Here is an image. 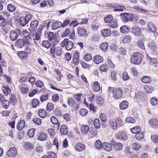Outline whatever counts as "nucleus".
Masks as SVG:
<instances>
[{
    "instance_id": "nucleus-8",
    "label": "nucleus",
    "mask_w": 158,
    "mask_h": 158,
    "mask_svg": "<svg viewBox=\"0 0 158 158\" xmlns=\"http://www.w3.org/2000/svg\"><path fill=\"white\" fill-rule=\"evenodd\" d=\"M7 156L9 157H15L17 154V150L15 147L10 148L6 153Z\"/></svg>"
},
{
    "instance_id": "nucleus-6",
    "label": "nucleus",
    "mask_w": 158,
    "mask_h": 158,
    "mask_svg": "<svg viewBox=\"0 0 158 158\" xmlns=\"http://www.w3.org/2000/svg\"><path fill=\"white\" fill-rule=\"evenodd\" d=\"M123 92L120 88H114L113 95L114 98L119 99L122 96Z\"/></svg>"
},
{
    "instance_id": "nucleus-43",
    "label": "nucleus",
    "mask_w": 158,
    "mask_h": 158,
    "mask_svg": "<svg viewBox=\"0 0 158 158\" xmlns=\"http://www.w3.org/2000/svg\"><path fill=\"white\" fill-rule=\"evenodd\" d=\"M94 123L95 127L97 128H99L100 127V124L99 120L98 118H96L94 121Z\"/></svg>"
},
{
    "instance_id": "nucleus-61",
    "label": "nucleus",
    "mask_w": 158,
    "mask_h": 158,
    "mask_svg": "<svg viewBox=\"0 0 158 158\" xmlns=\"http://www.w3.org/2000/svg\"><path fill=\"white\" fill-rule=\"evenodd\" d=\"M35 85L37 87L40 88H42L44 85L43 82L40 80H38L36 81L35 83Z\"/></svg>"
},
{
    "instance_id": "nucleus-64",
    "label": "nucleus",
    "mask_w": 158,
    "mask_h": 158,
    "mask_svg": "<svg viewBox=\"0 0 158 158\" xmlns=\"http://www.w3.org/2000/svg\"><path fill=\"white\" fill-rule=\"evenodd\" d=\"M123 79L124 81H126L128 80L129 77L128 76V74L126 71H124L123 74Z\"/></svg>"
},
{
    "instance_id": "nucleus-40",
    "label": "nucleus",
    "mask_w": 158,
    "mask_h": 158,
    "mask_svg": "<svg viewBox=\"0 0 158 158\" xmlns=\"http://www.w3.org/2000/svg\"><path fill=\"white\" fill-rule=\"evenodd\" d=\"M19 56L21 58H23L28 55V53L24 51L19 52L18 53Z\"/></svg>"
},
{
    "instance_id": "nucleus-30",
    "label": "nucleus",
    "mask_w": 158,
    "mask_h": 158,
    "mask_svg": "<svg viewBox=\"0 0 158 158\" xmlns=\"http://www.w3.org/2000/svg\"><path fill=\"white\" fill-rule=\"evenodd\" d=\"M141 129L139 127L136 126L131 129V131L132 133L136 134L139 132H140Z\"/></svg>"
},
{
    "instance_id": "nucleus-34",
    "label": "nucleus",
    "mask_w": 158,
    "mask_h": 158,
    "mask_svg": "<svg viewBox=\"0 0 158 158\" xmlns=\"http://www.w3.org/2000/svg\"><path fill=\"white\" fill-rule=\"evenodd\" d=\"M133 8L134 9L137 11L139 13H143L144 12H147V10H146L143 9H142L140 6H134L133 7Z\"/></svg>"
},
{
    "instance_id": "nucleus-59",
    "label": "nucleus",
    "mask_w": 158,
    "mask_h": 158,
    "mask_svg": "<svg viewBox=\"0 0 158 158\" xmlns=\"http://www.w3.org/2000/svg\"><path fill=\"white\" fill-rule=\"evenodd\" d=\"M48 158H56V154L52 152H48Z\"/></svg>"
},
{
    "instance_id": "nucleus-9",
    "label": "nucleus",
    "mask_w": 158,
    "mask_h": 158,
    "mask_svg": "<svg viewBox=\"0 0 158 158\" xmlns=\"http://www.w3.org/2000/svg\"><path fill=\"white\" fill-rule=\"evenodd\" d=\"M50 51L52 54L56 55L57 56L60 55L62 53V50L60 47H56L54 49L52 48H50Z\"/></svg>"
},
{
    "instance_id": "nucleus-29",
    "label": "nucleus",
    "mask_w": 158,
    "mask_h": 158,
    "mask_svg": "<svg viewBox=\"0 0 158 158\" xmlns=\"http://www.w3.org/2000/svg\"><path fill=\"white\" fill-rule=\"evenodd\" d=\"M89 130V127L88 125H84L81 127V131L82 134H86Z\"/></svg>"
},
{
    "instance_id": "nucleus-49",
    "label": "nucleus",
    "mask_w": 158,
    "mask_h": 158,
    "mask_svg": "<svg viewBox=\"0 0 158 158\" xmlns=\"http://www.w3.org/2000/svg\"><path fill=\"white\" fill-rule=\"evenodd\" d=\"M39 101L37 99H34L32 101V105L34 108H35L39 104Z\"/></svg>"
},
{
    "instance_id": "nucleus-62",
    "label": "nucleus",
    "mask_w": 158,
    "mask_h": 158,
    "mask_svg": "<svg viewBox=\"0 0 158 158\" xmlns=\"http://www.w3.org/2000/svg\"><path fill=\"white\" fill-rule=\"evenodd\" d=\"M88 111L87 109H80L79 113L80 114L83 116L86 115L88 113Z\"/></svg>"
},
{
    "instance_id": "nucleus-15",
    "label": "nucleus",
    "mask_w": 158,
    "mask_h": 158,
    "mask_svg": "<svg viewBox=\"0 0 158 158\" xmlns=\"http://www.w3.org/2000/svg\"><path fill=\"white\" fill-rule=\"evenodd\" d=\"M39 22L38 20L32 21L30 24V26L31 28L33 31L35 32L37 27L38 26Z\"/></svg>"
},
{
    "instance_id": "nucleus-22",
    "label": "nucleus",
    "mask_w": 158,
    "mask_h": 158,
    "mask_svg": "<svg viewBox=\"0 0 158 158\" xmlns=\"http://www.w3.org/2000/svg\"><path fill=\"white\" fill-rule=\"evenodd\" d=\"M121 32L124 34H126L130 31V28L126 26H123L120 28Z\"/></svg>"
},
{
    "instance_id": "nucleus-53",
    "label": "nucleus",
    "mask_w": 158,
    "mask_h": 158,
    "mask_svg": "<svg viewBox=\"0 0 158 158\" xmlns=\"http://www.w3.org/2000/svg\"><path fill=\"white\" fill-rule=\"evenodd\" d=\"M96 102L98 105H101L103 102V98L99 96H97L96 98Z\"/></svg>"
},
{
    "instance_id": "nucleus-35",
    "label": "nucleus",
    "mask_w": 158,
    "mask_h": 158,
    "mask_svg": "<svg viewBox=\"0 0 158 158\" xmlns=\"http://www.w3.org/2000/svg\"><path fill=\"white\" fill-rule=\"evenodd\" d=\"M61 25L62 23L61 22L56 21L52 25V28L54 30L56 29L61 26Z\"/></svg>"
},
{
    "instance_id": "nucleus-32",
    "label": "nucleus",
    "mask_w": 158,
    "mask_h": 158,
    "mask_svg": "<svg viewBox=\"0 0 158 158\" xmlns=\"http://www.w3.org/2000/svg\"><path fill=\"white\" fill-rule=\"evenodd\" d=\"M46 111L44 109H39V114L41 118H44L46 115Z\"/></svg>"
},
{
    "instance_id": "nucleus-58",
    "label": "nucleus",
    "mask_w": 158,
    "mask_h": 158,
    "mask_svg": "<svg viewBox=\"0 0 158 158\" xmlns=\"http://www.w3.org/2000/svg\"><path fill=\"white\" fill-rule=\"evenodd\" d=\"M151 139L153 142L158 143V135H152Z\"/></svg>"
},
{
    "instance_id": "nucleus-41",
    "label": "nucleus",
    "mask_w": 158,
    "mask_h": 158,
    "mask_svg": "<svg viewBox=\"0 0 158 158\" xmlns=\"http://www.w3.org/2000/svg\"><path fill=\"white\" fill-rule=\"evenodd\" d=\"M135 136L136 139L139 140H141L144 137V133L142 131H140L136 134Z\"/></svg>"
},
{
    "instance_id": "nucleus-27",
    "label": "nucleus",
    "mask_w": 158,
    "mask_h": 158,
    "mask_svg": "<svg viewBox=\"0 0 158 158\" xmlns=\"http://www.w3.org/2000/svg\"><path fill=\"white\" fill-rule=\"evenodd\" d=\"M100 89V86L98 82H95L93 85V90L95 92L98 91Z\"/></svg>"
},
{
    "instance_id": "nucleus-39",
    "label": "nucleus",
    "mask_w": 158,
    "mask_h": 158,
    "mask_svg": "<svg viewBox=\"0 0 158 158\" xmlns=\"http://www.w3.org/2000/svg\"><path fill=\"white\" fill-rule=\"evenodd\" d=\"M151 104L154 106H156L158 105V99L155 98H152L150 100Z\"/></svg>"
},
{
    "instance_id": "nucleus-13",
    "label": "nucleus",
    "mask_w": 158,
    "mask_h": 158,
    "mask_svg": "<svg viewBox=\"0 0 158 158\" xmlns=\"http://www.w3.org/2000/svg\"><path fill=\"white\" fill-rule=\"evenodd\" d=\"M131 32L135 35H139L140 34L141 29L136 26H135L131 28Z\"/></svg>"
},
{
    "instance_id": "nucleus-60",
    "label": "nucleus",
    "mask_w": 158,
    "mask_h": 158,
    "mask_svg": "<svg viewBox=\"0 0 158 158\" xmlns=\"http://www.w3.org/2000/svg\"><path fill=\"white\" fill-rule=\"evenodd\" d=\"M92 59V57L89 54H86L84 57V60L86 61H88Z\"/></svg>"
},
{
    "instance_id": "nucleus-14",
    "label": "nucleus",
    "mask_w": 158,
    "mask_h": 158,
    "mask_svg": "<svg viewBox=\"0 0 158 158\" xmlns=\"http://www.w3.org/2000/svg\"><path fill=\"white\" fill-rule=\"evenodd\" d=\"M94 62L96 64H98L103 61V59L102 56L99 55H96L93 59Z\"/></svg>"
},
{
    "instance_id": "nucleus-3",
    "label": "nucleus",
    "mask_w": 158,
    "mask_h": 158,
    "mask_svg": "<svg viewBox=\"0 0 158 158\" xmlns=\"http://www.w3.org/2000/svg\"><path fill=\"white\" fill-rule=\"evenodd\" d=\"M23 40L25 42L26 46H29L31 44V41L32 40L31 36L29 32L27 30H23ZM31 49L27 47L26 51L27 52H30Z\"/></svg>"
},
{
    "instance_id": "nucleus-31",
    "label": "nucleus",
    "mask_w": 158,
    "mask_h": 158,
    "mask_svg": "<svg viewBox=\"0 0 158 158\" xmlns=\"http://www.w3.org/2000/svg\"><path fill=\"white\" fill-rule=\"evenodd\" d=\"M2 89L5 95H7L10 93L11 91L10 89L6 86L3 87L2 88Z\"/></svg>"
},
{
    "instance_id": "nucleus-45",
    "label": "nucleus",
    "mask_w": 158,
    "mask_h": 158,
    "mask_svg": "<svg viewBox=\"0 0 158 158\" xmlns=\"http://www.w3.org/2000/svg\"><path fill=\"white\" fill-rule=\"evenodd\" d=\"M47 138V135L44 133H42L38 137V139L41 141L45 140Z\"/></svg>"
},
{
    "instance_id": "nucleus-28",
    "label": "nucleus",
    "mask_w": 158,
    "mask_h": 158,
    "mask_svg": "<svg viewBox=\"0 0 158 158\" xmlns=\"http://www.w3.org/2000/svg\"><path fill=\"white\" fill-rule=\"evenodd\" d=\"M113 148L116 151L121 150L122 149L123 145L120 143H116L114 144Z\"/></svg>"
},
{
    "instance_id": "nucleus-4",
    "label": "nucleus",
    "mask_w": 158,
    "mask_h": 158,
    "mask_svg": "<svg viewBox=\"0 0 158 158\" xmlns=\"http://www.w3.org/2000/svg\"><path fill=\"white\" fill-rule=\"evenodd\" d=\"M65 45V48L66 50L69 51L73 48V43L71 41H69L68 39L66 38L64 39L61 44L62 47H64Z\"/></svg>"
},
{
    "instance_id": "nucleus-55",
    "label": "nucleus",
    "mask_w": 158,
    "mask_h": 158,
    "mask_svg": "<svg viewBox=\"0 0 158 158\" xmlns=\"http://www.w3.org/2000/svg\"><path fill=\"white\" fill-rule=\"evenodd\" d=\"M33 122L35 124L40 125L41 124V120L38 118H34L33 120Z\"/></svg>"
},
{
    "instance_id": "nucleus-2",
    "label": "nucleus",
    "mask_w": 158,
    "mask_h": 158,
    "mask_svg": "<svg viewBox=\"0 0 158 158\" xmlns=\"http://www.w3.org/2000/svg\"><path fill=\"white\" fill-rule=\"evenodd\" d=\"M143 57L142 54L138 52L134 53L131 56V63L134 64H139L142 61Z\"/></svg>"
},
{
    "instance_id": "nucleus-42",
    "label": "nucleus",
    "mask_w": 158,
    "mask_h": 158,
    "mask_svg": "<svg viewBox=\"0 0 158 158\" xmlns=\"http://www.w3.org/2000/svg\"><path fill=\"white\" fill-rule=\"evenodd\" d=\"M42 45L45 48H48L51 46V44L48 40H44L42 43Z\"/></svg>"
},
{
    "instance_id": "nucleus-46",
    "label": "nucleus",
    "mask_w": 158,
    "mask_h": 158,
    "mask_svg": "<svg viewBox=\"0 0 158 158\" xmlns=\"http://www.w3.org/2000/svg\"><path fill=\"white\" fill-rule=\"evenodd\" d=\"M19 21L21 25L23 26H25L27 23L23 17H21L20 18Z\"/></svg>"
},
{
    "instance_id": "nucleus-17",
    "label": "nucleus",
    "mask_w": 158,
    "mask_h": 158,
    "mask_svg": "<svg viewBox=\"0 0 158 158\" xmlns=\"http://www.w3.org/2000/svg\"><path fill=\"white\" fill-rule=\"evenodd\" d=\"M147 26L149 30L150 31L152 32H156V29L154 24L152 22H149L148 23Z\"/></svg>"
},
{
    "instance_id": "nucleus-50",
    "label": "nucleus",
    "mask_w": 158,
    "mask_h": 158,
    "mask_svg": "<svg viewBox=\"0 0 158 158\" xmlns=\"http://www.w3.org/2000/svg\"><path fill=\"white\" fill-rule=\"evenodd\" d=\"M145 90L147 93H151L154 90L153 88L151 86L146 85L144 87Z\"/></svg>"
},
{
    "instance_id": "nucleus-19",
    "label": "nucleus",
    "mask_w": 158,
    "mask_h": 158,
    "mask_svg": "<svg viewBox=\"0 0 158 158\" xmlns=\"http://www.w3.org/2000/svg\"><path fill=\"white\" fill-rule=\"evenodd\" d=\"M122 20L124 22L126 23L129 21V18L128 17V13H123L120 14Z\"/></svg>"
},
{
    "instance_id": "nucleus-33",
    "label": "nucleus",
    "mask_w": 158,
    "mask_h": 158,
    "mask_svg": "<svg viewBox=\"0 0 158 158\" xmlns=\"http://www.w3.org/2000/svg\"><path fill=\"white\" fill-rule=\"evenodd\" d=\"M95 147L96 149H100L102 148V144L100 140H97L95 143Z\"/></svg>"
},
{
    "instance_id": "nucleus-21",
    "label": "nucleus",
    "mask_w": 158,
    "mask_h": 158,
    "mask_svg": "<svg viewBox=\"0 0 158 158\" xmlns=\"http://www.w3.org/2000/svg\"><path fill=\"white\" fill-rule=\"evenodd\" d=\"M60 131L61 133L63 135L67 134L68 131L67 126L65 125H62L60 128Z\"/></svg>"
},
{
    "instance_id": "nucleus-23",
    "label": "nucleus",
    "mask_w": 158,
    "mask_h": 158,
    "mask_svg": "<svg viewBox=\"0 0 158 158\" xmlns=\"http://www.w3.org/2000/svg\"><path fill=\"white\" fill-rule=\"evenodd\" d=\"M141 147L140 144L137 142L133 143L131 145V148L134 150H138Z\"/></svg>"
},
{
    "instance_id": "nucleus-48",
    "label": "nucleus",
    "mask_w": 158,
    "mask_h": 158,
    "mask_svg": "<svg viewBox=\"0 0 158 158\" xmlns=\"http://www.w3.org/2000/svg\"><path fill=\"white\" fill-rule=\"evenodd\" d=\"M108 44L107 43H103L100 45L101 48L104 51H106L107 49Z\"/></svg>"
},
{
    "instance_id": "nucleus-54",
    "label": "nucleus",
    "mask_w": 158,
    "mask_h": 158,
    "mask_svg": "<svg viewBox=\"0 0 158 158\" xmlns=\"http://www.w3.org/2000/svg\"><path fill=\"white\" fill-rule=\"evenodd\" d=\"M131 40V38L129 35H126L123 40V42L124 43L129 42Z\"/></svg>"
},
{
    "instance_id": "nucleus-25",
    "label": "nucleus",
    "mask_w": 158,
    "mask_h": 158,
    "mask_svg": "<svg viewBox=\"0 0 158 158\" xmlns=\"http://www.w3.org/2000/svg\"><path fill=\"white\" fill-rule=\"evenodd\" d=\"M86 30L83 28H78L77 30V32L78 35L81 36H84L86 33Z\"/></svg>"
},
{
    "instance_id": "nucleus-16",
    "label": "nucleus",
    "mask_w": 158,
    "mask_h": 158,
    "mask_svg": "<svg viewBox=\"0 0 158 158\" xmlns=\"http://www.w3.org/2000/svg\"><path fill=\"white\" fill-rule=\"evenodd\" d=\"M102 148L108 152L110 151L112 149L111 145L107 142H105L102 143Z\"/></svg>"
},
{
    "instance_id": "nucleus-24",
    "label": "nucleus",
    "mask_w": 158,
    "mask_h": 158,
    "mask_svg": "<svg viewBox=\"0 0 158 158\" xmlns=\"http://www.w3.org/2000/svg\"><path fill=\"white\" fill-rule=\"evenodd\" d=\"M128 106V103L127 101H122L119 105L120 109H127Z\"/></svg>"
},
{
    "instance_id": "nucleus-51",
    "label": "nucleus",
    "mask_w": 158,
    "mask_h": 158,
    "mask_svg": "<svg viewBox=\"0 0 158 158\" xmlns=\"http://www.w3.org/2000/svg\"><path fill=\"white\" fill-rule=\"evenodd\" d=\"M125 121L127 123H134L135 122V119L131 117H129L125 119Z\"/></svg>"
},
{
    "instance_id": "nucleus-37",
    "label": "nucleus",
    "mask_w": 158,
    "mask_h": 158,
    "mask_svg": "<svg viewBox=\"0 0 158 158\" xmlns=\"http://www.w3.org/2000/svg\"><path fill=\"white\" fill-rule=\"evenodd\" d=\"M125 9L124 7L123 6H118L114 7L113 10L114 11H122L124 10Z\"/></svg>"
},
{
    "instance_id": "nucleus-11",
    "label": "nucleus",
    "mask_w": 158,
    "mask_h": 158,
    "mask_svg": "<svg viewBox=\"0 0 158 158\" xmlns=\"http://www.w3.org/2000/svg\"><path fill=\"white\" fill-rule=\"evenodd\" d=\"M75 148L76 151L81 152L83 151L85 149V146L82 143H77L76 144Z\"/></svg>"
},
{
    "instance_id": "nucleus-20",
    "label": "nucleus",
    "mask_w": 158,
    "mask_h": 158,
    "mask_svg": "<svg viewBox=\"0 0 158 158\" xmlns=\"http://www.w3.org/2000/svg\"><path fill=\"white\" fill-rule=\"evenodd\" d=\"M101 33L103 37H108L110 35L111 30L109 29H104L101 31Z\"/></svg>"
},
{
    "instance_id": "nucleus-56",
    "label": "nucleus",
    "mask_w": 158,
    "mask_h": 158,
    "mask_svg": "<svg viewBox=\"0 0 158 158\" xmlns=\"http://www.w3.org/2000/svg\"><path fill=\"white\" fill-rule=\"evenodd\" d=\"M137 44L139 48L143 49H145L144 43L142 41L139 40L137 42Z\"/></svg>"
},
{
    "instance_id": "nucleus-57",
    "label": "nucleus",
    "mask_w": 158,
    "mask_h": 158,
    "mask_svg": "<svg viewBox=\"0 0 158 158\" xmlns=\"http://www.w3.org/2000/svg\"><path fill=\"white\" fill-rule=\"evenodd\" d=\"M35 129L31 128L28 131V135L30 137H32L35 135L34 131Z\"/></svg>"
},
{
    "instance_id": "nucleus-44",
    "label": "nucleus",
    "mask_w": 158,
    "mask_h": 158,
    "mask_svg": "<svg viewBox=\"0 0 158 158\" xmlns=\"http://www.w3.org/2000/svg\"><path fill=\"white\" fill-rule=\"evenodd\" d=\"M113 19V17L111 15H108L104 18V20L106 23H108L110 22Z\"/></svg>"
},
{
    "instance_id": "nucleus-26",
    "label": "nucleus",
    "mask_w": 158,
    "mask_h": 158,
    "mask_svg": "<svg viewBox=\"0 0 158 158\" xmlns=\"http://www.w3.org/2000/svg\"><path fill=\"white\" fill-rule=\"evenodd\" d=\"M141 81L144 83H149L151 81L150 77L148 76H144L140 78Z\"/></svg>"
},
{
    "instance_id": "nucleus-1",
    "label": "nucleus",
    "mask_w": 158,
    "mask_h": 158,
    "mask_svg": "<svg viewBox=\"0 0 158 158\" xmlns=\"http://www.w3.org/2000/svg\"><path fill=\"white\" fill-rule=\"evenodd\" d=\"M109 124L111 129L116 130L121 126L123 123L122 120L120 117L116 118L115 119H111L109 121Z\"/></svg>"
},
{
    "instance_id": "nucleus-10",
    "label": "nucleus",
    "mask_w": 158,
    "mask_h": 158,
    "mask_svg": "<svg viewBox=\"0 0 158 158\" xmlns=\"http://www.w3.org/2000/svg\"><path fill=\"white\" fill-rule=\"evenodd\" d=\"M15 45L17 47L22 48L25 45H26V44L23 39H19L16 41Z\"/></svg>"
},
{
    "instance_id": "nucleus-12",
    "label": "nucleus",
    "mask_w": 158,
    "mask_h": 158,
    "mask_svg": "<svg viewBox=\"0 0 158 158\" xmlns=\"http://www.w3.org/2000/svg\"><path fill=\"white\" fill-rule=\"evenodd\" d=\"M127 136L124 132H120L118 134L117 136L118 139L122 141H125L127 139Z\"/></svg>"
},
{
    "instance_id": "nucleus-18",
    "label": "nucleus",
    "mask_w": 158,
    "mask_h": 158,
    "mask_svg": "<svg viewBox=\"0 0 158 158\" xmlns=\"http://www.w3.org/2000/svg\"><path fill=\"white\" fill-rule=\"evenodd\" d=\"M25 121L23 120H20L17 126V129L19 130H21L25 127Z\"/></svg>"
},
{
    "instance_id": "nucleus-63",
    "label": "nucleus",
    "mask_w": 158,
    "mask_h": 158,
    "mask_svg": "<svg viewBox=\"0 0 158 158\" xmlns=\"http://www.w3.org/2000/svg\"><path fill=\"white\" fill-rule=\"evenodd\" d=\"M82 94H74L73 97L75 98L77 101H80L81 97L82 96Z\"/></svg>"
},
{
    "instance_id": "nucleus-52",
    "label": "nucleus",
    "mask_w": 158,
    "mask_h": 158,
    "mask_svg": "<svg viewBox=\"0 0 158 158\" xmlns=\"http://www.w3.org/2000/svg\"><path fill=\"white\" fill-rule=\"evenodd\" d=\"M15 7L11 4H9L7 6V10L10 12L14 11L15 10Z\"/></svg>"
},
{
    "instance_id": "nucleus-5",
    "label": "nucleus",
    "mask_w": 158,
    "mask_h": 158,
    "mask_svg": "<svg viewBox=\"0 0 158 158\" xmlns=\"http://www.w3.org/2000/svg\"><path fill=\"white\" fill-rule=\"evenodd\" d=\"M20 30L16 29L15 31L12 30L10 33V40L12 41L16 40L18 37L19 34H21Z\"/></svg>"
},
{
    "instance_id": "nucleus-47",
    "label": "nucleus",
    "mask_w": 158,
    "mask_h": 158,
    "mask_svg": "<svg viewBox=\"0 0 158 158\" xmlns=\"http://www.w3.org/2000/svg\"><path fill=\"white\" fill-rule=\"evenodd\" d=\"M149 123L153 126L158 125V120L155 118H152L149 121Z\"/></svg>"
},
{
    "instance_id": "nucleus-38",
    "label": "nucleus",
    "mask_w": 158,
    "mask_h": 158,
    "mask_svg": "<svg viewBox=\"0 0 158 158\" xmlns=\"http://www.w3.org/2000/svg\"><path fill=\"white\" fill-rule=\"evenodd\" d=\"M99 69L100 70L101 72H106L108 69V67L107 65L105 64H103L101 65Z\"/></svg>"
},
{
    "instance_id": "nucleus-7",
    "label": "nucleus",
    "mask_w": 158,
    "mask_h": 158,
    "mask_svg": "<svg viewBox=\"0 0 158 158\" xmlns=\"http://www.w3.org/2000/svg\"><path fill=\"white\" fill-rule=\"evenodd\" d=\"M48 39L50 41H52L53 40V41L55 42V44H52L53 47H54L56 43H57L59 42V40L58 39L56 35H54V33L52 32H50L49 33L48 36Z\"/></svg>"
},
{
    "instance_id": "nucleus-36",
    "label": "nucleus",
    "mask_w": 158,
    "mask_h": 158,
    "mask_svg": "<svg viewBox=\"0 0 158 158\" xmlns=\"http://www.w3.org/2000/svg\"><path fill=\"white\" fill-rule=\"evenodd\" d=\"M2 105L5 109H7L8 106L10 105V102L7 100H3L2 102Z\"/></svg>"
}]
</instances>
